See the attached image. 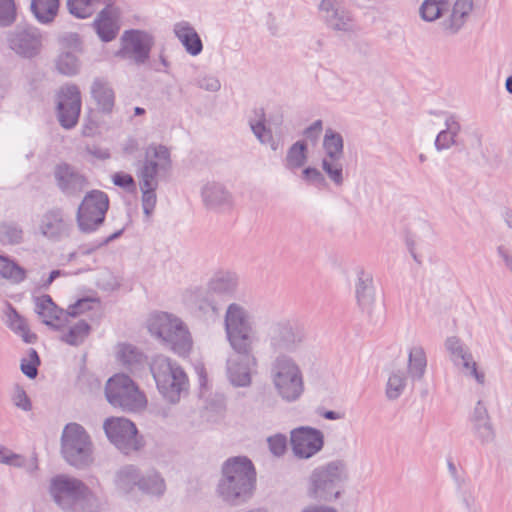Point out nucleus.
I'll use <instances>...</instances> for the list:
<instances>
[{
	"instance_id": "nucleus-1",
	"label": "nucleus",
	"mask_w": 512,
	"mask_h": 512,
	"mask_svg": "<svg viewBox=\"0 0 512 512\" xmlns=\"http://www.w3.org/2000/svg\"><path fill=\"white\" fill-rule=\"evenodd\" d=\"M255 485L256 471L252 461L245 456L232 457L222 465L216 494L224 503L238 506L252 497Z\"/></svg>"
},
{
	"instance_id": "nucleus-2",
	"label": "nucleus",
	"mask_w": 512,
	"mask_h": 512,
	"mask_svg": "<svg viewBox=\"0 0 512 512\" xmlns=\"http://www.w3.org/2000/svg\"><path fill=\"white\" fill-rule=\"evenodd\" d=\"M49 492L54 502L68 512H96L101 501L81 479L58 474L50 480Z\"/></svg>"
},
{
	"instance_id": "nucleus-3",
	"label": "nucleus",
	"mask_w": 512,
	"mask_h": 512,
	"mask_svg": "<svg viewBox=\"0 0 512 512\" xmlns=\"http://www.w3.org/2000/svg\"><path fill=\"white\" fill-rule=\"evenodd\" d=\"M147 328L151 335L161 340L179 356H188L193 347L192 336L185 323L177 316L167 312L150 315Z\"/></svg>"
},
{
	"instance_id": "nucleus-4",
	"label": "nucleus",
	"mask_w": 512,
	"mask_h": 512,
	"mask_svg": "<svg viewBox=\"0 0 512 512\" xmlns=\"http://www.w3.org/2000/svg\"><path fill=\"white\" fill-rule=\"evenodd\" d=\"M270 375L277 395L284 402H296L304 394V375L291 355H276L271 362Z\"/></svg>"
},
{
	"instance_id": "nucleus-5",
	"label": "nucleus",
	"mask_w": 512,
	"mask_h": 512,
	"mask_svg": "<svg viewBox=\"0 0 512 512\" xmlns=\"http://www.w3.org/2000/svg\"><path fill=\"white\" fill-rule=\"evenodd\" d=\"M349 478L347 464L343 460H333L315 468L309 477L307 494L310 498L323 502L337 500L341 494V484Z\"/></svg>"
},
{
	"instance_id": "nucleus-6",
	"label": "nucleus",
	"mask_w": 512,
	"mask_h": 512,
	"mask_svg": "<svg viewBox=\"0 0 512 512\" xmlns=\"http://www.w3.org/2000/svg\"><path fill=\"white\" fill-rule=\"evenodd\" d=\"M150 371L160 394L172 404L179 402L188 387V378L182 367L176 361L158 355L153 358Z\"/></svg>"
},
{
	"instance_id": "nucleus-7",
	"label": "nucleus",
	"mask_w": 512,
	"mask_h": 512,
	"mask_svg": "<svg viewBox=\"0 0 512 512\" xmlns=\"http://www.w3.org/2000/svg\"><path fill=\"white\" fill-rule=\"evenodd\" d=\"M61 454L76 469L89 467L93 461V443L85 428L78 423H68L61 435Z\"/></svg>"
},
{
	"instance_id": "nucleus-8",
	"label": "nucleus",
	"mask_w": 512,
	"mask_h": 512,
	"mask_svg": "<svg viewBox=\"0 0 512 512\" xmlns=\"http://www.w3.org/2000/svg\"><path fill=\"white\" fill-rule=\"evenodd\" d=\"M265 340L276 355L295 352L304 342V332L297 321L288 317L272 318L265 323Z\"/></svg>"
},
{
	"instance_id": "nucleus-9",
	"label": "nucleus",
	"mask_w": 512,
	"mask_h": 512,
	"mask_svg": "<svg viewBox=\"0 0 512 512\" xmlns=\"http://www.w3.org/2000/svg\"><path fill=\"white\" fill-rule=\"evenodd\" d=\"M224 331L231 349L254 347L255 331L249 311L239 303L227 306L224 315Z\"/></svg>"
},
{
	"instance_id": "nucleus-10",
	"label": "nucleus",
	"mask_w": 512,
	"mask_h": 512,
	"mask_svg": "<svg viewBox=\"0 0 512 512\" xmlns=\"http://www.w3.org/2000/svg\"><path fill=\"white\" fill-rule=\"evenodd\" d=\"M107 401L124 411L139 412L145 409L147 398L132 379L125 374L111 377L105 387Z\"/></svg>"
},
{
	"instance_id": "nucleus-11",
	"label": "nucleus",
	"mask_w": 512,
	"mask_h": 512,
	"mask_svg": "<svg viewBox=\"0 0 512 512\" xmlns=\"http://www.w3.org/2000/svg\"><path fill=\"white\" fill-rule=\"evenodd\" d=\"M109 208L108 195L100 190H92L83 198L78 207L76 221L81 232L96 231L104 222Z\"/></svg>"
},
{
	"instance_id": "nucleus-12",
	"label": "nucleus",
	"mask_w": 512,
	"mask_h": 512,
	"mask_svg": "<svg viewBox=\"0 0 512 512\" xmlns=\"http://www.w3.org/2000/svg\"><path fill=\"white\" fill-rule=\"evenodd\" d=\"M105 435L111 444L125 455L138 451L142 441L135 424L123 417H110L103 423Z\"/></svg>"
},
{
	"instance_id": "nucleus-13",
	"label": "nucleus",
	"mask_w": 512,
	"mask_h": 512,
	"mask_svg": "<svg viewBox=\"0 0 512 512\" xmlns=\"http://www.w3.org/2000/svg\"><path fill=\"white\" fill-rule=\"evenodd\" d=\"M232 350L235 354L226 361L227 378L234 387H248L252 383V373L258 366L254 347Z\"/></svg>"
},
{
	"instance_id": "nucleus-14",
	"label": "nucleus",
	"mask_w": 512,
	"mask_h": 512,
	"mask_svg": "<svg viewBox=\"0 0 512 512\" xmlns=\"http://www.w3.org/2000/svg\"><path fill=\"white\" fill-rule=\"evenodd\" d=\"M171 167L169 149L161 144H150L145 150L142 165L137 171L139 180L157 182V176L167 172Z\"/></svg>"
},
{
	"instance_id": "nucleus-15",
	"label": "nucleus",
	"mask_w": 512,
	"mask_h": 512,
	"mask_svg": "<svg viewBox=\"0 0 512 512\" xmlns=\"http://www.w3.org/2000/svg\"><path fill=\"white\" fill-rule=\"evenodd\" d=\"M121 43L117 56L132 60L136 64H143L149 58L153 37L144 31L131 30L123 34Z\"/></svg>"
},
{
	"instance_id": "nucleus-16",
	"label": "nucleus",
	"mask_w": 512,
	"mask_h": 512,
	"mask_svg": "<svg viewBox=\"0 0 512 512\" xmlns=\"http://www.w3.org/2000/svg\"><path fill=\"white\" fill-rule=\"evenodd\" d=\"M10 48L23 57L37 55L42 46V34L38 28L30 25H18L8 34Z\"/></svg>"
},
{
	"instance_id": "nucleus-17",
	"label": "nucleus",
	"mask_w": 512,
	"mask_h": 512,
	"mask_svg": "<svg viewBox=\"0 0 512 512\" xmlns=\"http://www.w3.org/2000/svg\"><path fill=\"white\" fill-rule=\"evenodd\" d=\"M292 450L298 458L309 459L324 445L323 433L311 427H299L291 432Z\"/></svg>"
},
{
	"instance_id": "nucleus-18",
	"label": "nucleus",
	"mask_w": 512,
	"mask_h": 512,
	"mask_svg": "<svg viewBox=\"0 0 512 512\" xmlns=\"http://www.w3.org/2000/svg\"><path fill=\"white\" fill-rule=\"evenodd\" d=\"M58 100V119L62 127L73 128L81 111V95L76 85H67L61 88Z\"/></svg>"
},
{
	"instance_id": "nucleus-19",
	"label": "nucleus",
	"mask_w": 512,
	"mask_h": 512,
	"mask_svg": "<svg viewBox=\"0 0 512 512\" xmlns=\"http://www.w3.org/2000/svg\"><path fill=\"white\" fill-rule=\"evenodd\" d=\"M38 229L45 238L60 241L70 235L72 224L61 209L54 208L41 216Z\"/></svg>"
},
{
	"instance_id": "nucleus-20",
	"label": "nucleus",
	"mask_w": 512,
	"mask_h": 512,
	"mask_svg": "<svg viewBox=\"0 0 512 512\" xmlns=\"http://www.w3.org/2000/svg\"><path fill=\"white\" fill-rule=\"evenodd\" d=\"M358 305L373 321H378L382 312L381 306L375 304L373 278L369 273L360 271L355 287Z\"/></svg>"
},
{
	"instance_id": "nucleus-21",
	"label": "nucleus",
	"mask_w": 512,
	"mask_h": 512,
	"mask_svg": "<svg viewBox=\"0 0 512 512\" xmlns=\"http://www.w3.org/2000/svg\"><path fill=\"white\" fill-rule=\"evenodd\" d=\"M319 10L329 28L341 32L354 31L355 22L351 13L335 0H322Z\"/></svg>"
},
{
	"instance_id": "nucleus-22",
	"label": "nucleus",
	"mask_w": 512,
	"mask_h": 512,
	"mask_svg": "<svg viewBox=\"0 0 512 512\" xmlns=\"http://www.w3.org/2000/svg\"><path fill=\"white\" fill-rule=\"evenodd\" d=\"M35 312L45 325L54 330H60L68 324L66 311L58 308L49 295L35 298Z\"/></svg>"
},
{
	"instance_id": "nucleus-23",
	"label": "nucleus",
	"mask_w": 512,
	"mask_h": 512,
	"mask_svg": "<svg viewBox=\"0 0 512 512\" xmlns=\"http://www.w3.org/2000/svg\"><path fill=\"white\" fill-rule=\"evenodd\" d=\"M59 189L67 196H76L85 188L86 178L68 164H60L54 171Z\"/></svg>"
},
{
	"instance_id": "nucleus-24",
	"label": "nucleus",
	"mask_w": 512,
	"mask_h": 512,
	"mask_svg": "<svg viewBox=\"0 0 512 512\" xmlns=\"http://www.w3.org/2000/svg\"><path fill=\"white\" fill-rule=\"evenodd\" d=\"M205 206L212 210H226L233 206V196L227 188L218 182H207L201 189Z\"/></svg>"
},
{
	"instance_id": "nucleus-25",
	"label": "nucleus",
	"mask_w": 512,
	"mask_h": 512,
	"mask_svg": "<svg viewBox=\"0 0 512 512\" xmlns=\"http://www.w3.org/2000/svg\"><path fill=\"white\" fill-rule=\"evenodd\" d=\"M140 469L133 464H126L116 469L112 476L114 491L119 496L131 495L138 488Z\"/></svg>"
},
{
	"instance_id": "nucleus-26",
	"label": "nucleus",
	"mask_w": 512,
	"mask_h": 512,
	"mask_svg": "<svg viewBox=\"0 0 512 512\" xmlns=\"http://www.w3.org/2000/svg\"><path fill=\"white\" fill-rule=\"evenodd\" d=\"M191 302L195 309L207 318L216 317L223 306L220 298L212 293L207 285L192 292Z\"/></svg>"
},
{
	"instance_id": "nucleus-27",
	"label": "nucleus",
	"mask_w": 512,
	"mask_h": 512,
	"mask_svg": "<svg viewBox=\"0 0 512 512\" xmlns=\"http://www.w3.org/2000/svg\"><path fill=\"white\" fill-rule=\"evenodd\" d=\"M95 30L104 42H110L117 36L119 26L117 13L112 4L105 5L94 21Z\"/></svg>"
},
{
	"instance_id": "nucleus-28",
	"label": "nucleus",
	"mask_w": 512,
	"mask_h": 512,
	"mask_svg": "<svg viewBox=\"0 0 512 512\" xmlns=\"http://www.w3.org/2000/svg\"><path fill=\"white\" fill-rule=\"evenodd\" d=\"M173 32L188 54L197 56L202 52V40L195 28L188 21L175 23Z\"/></svg>"
},
{
	"instance_id": "nucleus-29",
	"label": "nucleus",
	"mask_w": 512,
	"mask_h": 512,
	"mask_svg": "<svg viewBox=\"0 0 512 512\" xmlns=\"http://www.w3.org/2000/svg\"><path fill=\"white\" fill-rule=\"evenodd\" d=\"M237 284L238 279L234 273L220 272L209 280L207 287L212 293L219 297L224 304L226 297L233 295L236 291Z\"/></svg>"
},
{
	"instance_id": "nucleus-30",
	"label": "nucleus",
	"mask_w": 512,
	"mask_h": 512,
	"mask_svg": "<svg viewBox=\"0 0 512 512\" xmlns=\"http://www.w3.org/2000/svg\"><path fill=\"white\" fill-rule=\"evenodd\" d=\"M461 131V124L455 114L445 117V129L441 130L435 139L434 146L438 152L448 150L456 145V138Z\"/></svg>"
},
{
	"instance_id": "nucleus-31",
	"label": "nucleus",
	"mask_w": 512,
	"mask_h": 512,
	"mask_svg": "<svg viewBox=\"0 0 512 512\" xmlns=\"http://www.w3.org/2000/svg\"><path fill=\"white\" fill-rule=\"evenodd\" d=\"M91 95L102 112L109 113L112 111L115 95L106 80L101 78L95 79L91 85Z\"/></svg>"
},
{
	"instance_id": "nucleus-32",
	"label": "nucleus",
	"mask_w": 512,
	"mask_h": 512,
	"mask_svg": "<svg viewBox=\"0 0 512 512\" xmlns=\"http://www.w3.org/2000/svg\"><path fill=\"white\" fill-rule=\"evenodd\" d=\"M138 489L147 495L161 497L166 491V483L162 475L155 469L145 473L140 471Z\"/></svg>"
},
{
	"instance_id": "nucleus-33",
	"label": "nucleus",
	"mask_w": 512,
	"mask_h": 512,
	"mask_svg": "<svg viewBox=\"0 0 512 512\" xmlns=\"http://www.w3.org/2000/svg\"><path fill=\"white\" fill-rule=\"evenodd\" d=\"M115 0H66L68 12L78 19L91 17L102 5L112 4Z\"/></svg>"
},
{
	"instance_id": "nucleus-34",
	"label": "nucleus",
	"mask_w": 512,
	"mask_h": 512,
	"mask_svg": "<svg viewBox=\"0 0 512 512\" xmlns=\"http://www.w3.org/2000/svg\"><path fill=\"white\" fill-rule=\"evenodd\" d=\"M427 369V357L424 348L420 345L410 348L408 353L407 371L412 381L423 379Z\"/></svg>"
},
{
	"instance_id": "nucleus-35",
	"label": "nucleus",
	"mask_w": 512,
	"mask_h": 512,
	"mask_svg": "<svg viewBox=\"0 0 512 512\" xmlns=\"http://www.w3.org/2000/svg\"><path fill=\"white\" fill-rule=\"evenodd\" d=\"M472 9L473 0H456L449 20L444 22L445 29L451 33L458 32Z\"/></svg>"
},
{
	"instance_id": "nucleus-36",
	"label": "nucleus",
	"mask_w": 512,
	"mask_h": 512,
	"mask_svg": "<svg viewBox=\"0 0 512 512\" xmlns=\"http://www.w3.org/2000/svg\"><path fill=\"white\" fill-rule=\"evenodd\" d=\"M322 147L324 151L323 158H343L344 139L339 132H336L332 128L325 130Z\"/></svg>"
},
{
	"instance_id": "nucleus-37",
	"label": "nucleus",
	"mask_w": 512,
	"mask_h": 512,
	"mask_svg": "<svg viewBox=\"0 0 512 512\" xmlns=\"http://www.w3.org/2000/svg\"><path fill=\"white\" fill-rule=\"evenodd\" d=\"M59 0H31V11L43 24L51 23L58 14Z\"/></svg>"
},
{
	"instance_id": "nucleus-38",
	"label": "nucleus",
	"mask_w": 512,
	"mask_h": 512,
	"mask_svg": "<svg viewBox=\"0 0 512 512\" xmlns=\"http://www.w3.org/2000/svg\"><path fill=\"white\" fill-rule=\"evenodd\" d=\"M307 151L308 147L305 141L299 140L292 144L284 160L286 169L295 171L302 168L308 160Z\"/></svg>"
},
{
	"instance_id": "nucleus-39",
	"label": "nucleus",
	"mask_w": 512,
	"mask_h": 512,
	"mask_svg": "<svg viewBox=\"0 0 512 512\" xmlns=\"http://www.w3.org/2000/svg\"><path fill=\"white\" fill-rule=\"evenodd\" d=\"M24 241L22 226L13 221L0 222V244L3 246L19 245Z\"/></svg>"
},
{
	"instance_id": "nucleus-40",
	"label": "nucleus",
	"mask_w": 512,
	"mask_h": 512,
	"mask_svg": "<svg viewBox=\"0 0 512 512\" xmlns=\"http://www.w3.org/2000/svg\"><path fill=\"white\" fill-rule=\"evenodd\" d=\"M407 373L402 369L393 370L387 379L385 395L388 400H397L407 386Z\"/></svg>"
},
{
	"instance_id": "nucleus-41",
	"label": "nucleus",
	"mask_w": 512,
	"mask_h": 512,
	"mask_svg": "<svg viewBox=\"0 0 512 512\" xmlns=\"http://www.w3.org/2000/svg\"><path fill=\"white\" fill-rule=\"evenodd\" d=\"M117 359L130 371H134L143 363V354L131 344H120L117 350Z\"/></svg>"
},
{
	"instance_id": "nucleus-42",
	"label": "nucleus",
	"mask_w": 512,
	"mask_h": 512,
	"mask_svg": "<svg viewBox=\"0 0 512 512\" xmlns=\"http://www.w3.org/2000/svg\"><path fill=\"white\" fill-rule=\"evenodd\" d=\"M250 127L257 140L262 145H268L272 151L276 152L283 146L281 138L275 137L271 129L266 127L263 120L251 121Z\"/></svg>"
},
{
	"instance_id": "nucleus-43",
	"label": "nucleus",
	"mask_w": 512,
	"mask_h": 512,
	"mask_svg": "<svg viewBox=\"0 0 512 512\" xmlns=\"http://www.w3.org/2000/svg\"><path fill=\"white\" fill-rule=\"evenodd\" d=\"M7 325L11 330L20 335L24 342L34 343L36 341V335L30 332L25 319L16 310L11 309L7 314Z\"/></svg>"
},
{
	"instance_id": "nucleus-44",
	"label": "nucleus",
	"mask_w": 512,
	"mask_h": 512,
	"mask_svg": "<svg viewBox=\"0 0 512 512\" xmlns=\"http://www.w3.org/2000/svg\"><path fill=\"white\" fill-rule=\"evenodd\" d=\"M321 168L328 177V179L336 187H341L344 184V170L342 159L322 158Z\"/></svg>"
},
{
	"instance_id": "nucleus-45",
	"label": "nucleus",
	"mask_w": 512,
	"mask_h": 512,
	"mask_svg": "<svg viewBox=\"0 0 512 512\" xmlns=\"http://www.w3.org/2000/svg\"><path fill=\"white\" fill-rule=\"evenodd\" d=\"M0 262V275L3 278L15 284L21 283L22 281L25 280V269L19 266L15 261L9 259L6 256L0 255Z\"/></svg>"
},
{
	"instance_id": "nucleus-46",
	"label": "nucleus",
	"mask_w": 512,
	"mask_h": 512,
	"mask_svg": "<svg viewBox=\"0 0 512 512\" xmlns=\"http://www.w3.org/2000/svg\"><path fill=\"white\" fill-rule=\"evenodd\" d=\"M90 329V325L86 321L80 320L61 336V340L71 346H79L88 337Z\"/></svg>"
},
{
	"instance_id": "nucleus-47",
	"label": "nucleus",
	"mask_w": 512,
	"mask_h": 512,
	"mask_svg": "<svg viewBox=\"0 0 512 512\" xmlns=\"http://www.w3.org/2000/svg\"><path fill=\"white\" fill-rule=\"evenodd\" d=\"M444 346L449 353V359L455 367H460V361L472 354L469 348L456 336L448 337L445 340Z\"/></svg>"
},
{
	"instance_id": "nucleus-48",
	"label": "nucleus",
	"mask_w": 512,
	"mask_h": 512,
	"mask_svg": "<svg viewBox=\"0 0 512 512\" xmlns=\"http://www.w3.org/2000/svg\"><path fill=\"white\" fill-rule=\"evenodd\" d=\"M448 7L447 0H425L420 6V15L423 20L432 22L438 19Z\"/></svg>"
},
{
	"instance_id": "nucleus-49",
	"label": "nucleus",
	"mask_w": 512,
	"mask_h": 512,
	"mask_svg": "<svg viewBox=\"0 0 512 512\" xmlns=\"http://www.w3.org/2000/svg\"><path fill=\"white\" fill-rule=\"evenodd\" d=\"M57 70L66 76H73L80 70V61L71 51H63L56 61Z\"/></svg>"
},
{
	"instance_id": "nucleus-50",
	"label": "nucleus",
	"mask_w": 512,
	"mask_h": 512,
	"mask_svg": "<svg viewBox=\"0 0 512 512\" xmlns=\"http://www.w3.org/2000/svg\"><path fill=\"white\" fill-rule=\"evenodd\" d=\"M140 182V189L142 192V207L144 214L149 217L156 205L157 197H156V187L157 182H151V181H143L139 180Z\"/></svg>"
},
{
	"instance_id": "nucleus-51",
	"label": "nucleus",
	"mask_w": 512,
	"mask_h": 512,
	"mask_svg": "<svg viewBox=\"0 0 512 512\" xmlns=\"http://www.w3.org/2000/svg\"><path fill=\"white\" fill-rule=\"evenodd\" d=\"M458 368L466 377L475 379V381L480 385L485 384V374L478 370V365L472 354L461 360L460 367Z\"/></svg>"
},
{
	"instance_id": "nucleus-52",
	"label": "nucleus",
	"mask_w": 512,
	"mask_h": 512,
	"mask_svg": "<svg viewBox=\"0 0 512 512\" xmlns=\"http://www.w3.org/2000/svg\"><path fill=\"white\" fill-rule=\"evenodd\" d=\"M473 431L482 444H489L495 438V432L490 420L472 423Z\"/></svg>"
},
{
	"instance_id": "nucleus-53",
	"label": "nucleus",
	"mask_w": 512,
	"mask_h": 512,
	"mask_svg": "<svg viewBox=\"0 0 512 512\" xmlns=\"http://www.w3.org/2000/svg\"><path fill=\"white\" fill-rule=\"evenodd\" d=\"M40 365V359L35 349H29V358L21 360V371L30 379H34L38 374V366Z\"/></svg>"
},
{
	"instance_id": "nucleus-54",
	"label": "nucleus",
	"mask_w": 512,
	"mask_h": 512,
	"mask_svg": "<svg viewBox=\"0 0 512 512\" xmlns=\"http://www.w3.org/2000/svg\"><path fill=\"white\" fill-rule=\"evenodd\" d=\"M302 179L308 184L314 185L318 188H322L327 185L324 174L314 167L304 168L302 171Z\"/></svg>"
},
{
	"instance_id": "nucleus-55",
	"label": "nucleus",
	"mask_w": 512,
	"mask_h": 512,
	"mask_svg": "<svg viewBox=\"0 0 512 512\" xmlns=\"http://www.w3.org/2000/svg\"><path fill=\"white\" fill-rule=\"evenodd\" d=\"M60 43L65 51H71L74 54L82 51V42L77 33H64L60 38Z\"/></svg>"
},
{
	"instance_id": "nucleus-56",
	"label": "nucleus",
	"mask_w": 512,
	"mask_h": 512,
	"mask_svg": "<svg viewBox=\"0 0 512 512\" xmlns=\"http://www.w3.org/2000/svg\"><path fill=\"white\" fill-rule=\"evenodd\" d=\"M15 14L13 0H0V25H10L15 20Z\"/></svg>"
},
{
	"instance_id": "nucleus-57",
	"label": "nucleus",
	"mask_w": 512,
	"mask_h": 512,
	"mask_svg": "<svg viewBox=\"0 0 512 512\" xmlns=\"http://www.w3.org/2000/svg\"><path fill=\"white\" fill-rule=\"evenodd\" d=\"M267 442L269 445V449L273 455L280 457L286 452L287 438L285 435L276 434L270 436L267 439Z\"/></svg>"
},
{
	"instance_id": "nucleus-58",
	"label": "nucleus",
	"mask_w": 512,
	"mask_h": 512,
	"mask_svg": "<svg viewBox=\"0 0 512 512\" xmlns=\"http://www.w3.org/2000/svg\"><path fill=\"white\" fill-rule=\"evenodd\" d=\"M195 85L209 92H217L221 88L220 80L213 75H201L195 80Z\"/></svg>"
},
{
	"instance_id": "nucleus-59",
	"label": "nucleus",
	"mask_w": 512,
	"mask_h": 512,
	"mask_svg": "<svg viewBox=\"0 0 512 512\" xmlns=\"http://www.w3.org/2000/svg\"><path fill=\"white\" fill-rule=\"evenodd\" d=\"M112 182L115 186L126 189L127 191H132L136 187L134 178L130 174L124 172H117L113 174Z\"/></svg>"
},
{
	"instance_id": "nucleus-60",
	"label": "nucleus",
	"mask_w": 512,
	"mask_h": 512,
	"mask_svg": "<svg viewBox=\"0 0 512 512\" xmlns=\"http://www.w3.org/2000/svg\"><path fill=\"white\" fill-rule=\"evenodd\" d=\"M92 300L89 298H83L78 300L75 304L70 305L66 310L67 319L70 317H76L79 314H82L91 309Z\"/></svg>"
},
{
	"instance_id": "nucleus-61",
	"label": "nucleus",
	"mask_w": 512,
	"mask_h": 512,
	"mask_svg": "<svg viewBox=\"0 0 512 512\" xmlns=\"http://www.w3.org/2000/svg\"><path fill=\"white\" fill-rule=\"evenodd\" d=\"M24 458L18 454L10 453L6 450H0V463H4L14 467L24 465Z\"/></svg>"
},
{
	"instance_id": "nucleus-62",
	"label": "nucleus",
	"mask_w": 512,
	"mask_h": 512,
	"mask_svg": "<svg viewBox=\"0 0 512 512\" xmlns=\"http://www.w3.org/2000/svg\"><path fill=\"white\" fill-rule=\"evenodd\" d=\"M322 129H323L322 120H316L304 130L303 134L307 139H310L311 141H316L318 139Z\"/></svg>"
},
{
	"instance_id": "nucleus-63",
	"label": "nucleus",
	"mask_w": 512,
	"mask_h": 512,
	"mask_svg": "<svg viewBox=\"0 0 512 512\" xmlns=\"http://www.w3.org/2000/svg\"><path fill=\"white\" fill-rule=\"evenodd\" d=\"M486 420H490L487 409L482 404L481 401H478L473 410V413L471 416V422L475 423V422H482V421H486Z\"/></svg>"
},
{
	"instance_id": "nucleus-64",
	"label": "nucleus",
	"mask_w": 512,
	"mask_h": 512,
	"mask_svg": "<svg viewBox=\"0 0 512 512\" xmlns=\"http://www.w3.org/2000/svg\"><path fill=\"white\" fill-rule=\"evenodd\" d=\"M86 151L89 155L99 160H107L110 158V151L97 145L87 146Z\"/></svg>"
}]
</instances>
